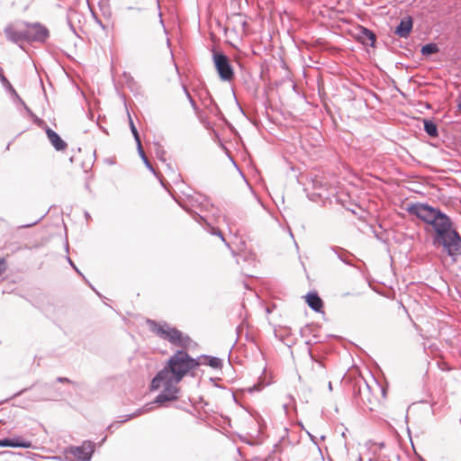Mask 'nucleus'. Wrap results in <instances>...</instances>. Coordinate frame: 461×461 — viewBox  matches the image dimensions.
Wrapping results in <instances>:
<instances>
[{"label":"nucleus","mask_w":461,"mask_h":461,"mask_svg":"<svg viewBox=\"0 0 461 461\" xmlns=\"http://www.w3.org/2000/svg\"><path fill=\"white\" fill-rule=\"evenodd\" d=\"M258 422V432H261L262 429H263V425L259 422Z\"/></svg>","instance_id":"obj_59"},{"label":"nucleus","mask_w":461,"mask_h":461,"mask_svg":"<svg viewBox=\"0 0 461 461\" xmlns=\"http://www.w3.org/2000/svg\"><path fill=\"white\" fill-rule=\"evenodd\" d=\"M186 375H190L186 350L177 349L166 360L163 368L153 376V384L158 385L165 376L180 383Z\"/></svg>","instance_id":"obj_2"},{"label":"nucleus","mask_w":461,"mask_h":461,"mask_svg":"<svg viewBox=\"0 0 461 461\" xmlns=\"http://www.w3.org/2000/svg\"><path fill=\"white\" fill-rule=\"evenodd\" d=\"M164 154H165V151H164V150H161V154H159V155L158 154V158H159L162 162H166V159L163 158Z\"/></svg>","instance_id":"obj_50"},{"label":"nucleus","mask_w":461,"mask_h":461,"mask_svg":"<svg viewBox=\"0 0 461 461\" xmlns=\"http://www.w3.org/2000/svg\"><path fill=\"white\" fill-rule=\"evenodd\" d=\"M374 237L381 242L387 244L392 238L395 242H401L403 239L405 232H373Z\"/></svg>","instance_id":"obj_18"},{"label":"nucleus","mask_w":461,"mask_h":461,"mask_svg":"<svg viewBox=\"0 0 461 461\" xmlns=\"http://www.w3.org/2000/svg\"><path fill=\"white\" fill-rule=\"evenodd\" d=\"M238 17L240 19V21L239 23H240L242 28L245 30L247 28V26H248L247 21L242 19L241 14H238Z\"/></svg>","instance_id":"obj_45"},{"label":"nucleus","mask_w":461,"mask_h":461,"mask_svg":"<svg viewBox=\"0 0 461 461\" xmlns=\"http://www.w3.org/2000/svg\"><path fill=\"white\" fill-rule=\"evenodd\" d=\"M7 269V263L5 258H0V275L4 274Z\"/></svg>","instance_id":"obj_37"},{"label":"nucleus","mask_w":461,"mask_h":461,"mask_svg":"<svg viewBox=\"0 0 461 461\" xmlns=\"http://www.w3.org/2000/svg\"><path fill=\"white\" fill-rule=\"evenodd\" d=\"M61 461H76L73 457L69 456V454H66L64 452L63 456L59 457Z\"/></svg>","instance_id":"obj_41"},{"label":"nucleus","mask_w":461,"mask_h":461,"mask_svg":"<svg viewBox=\"0 0 461 461\" xmlns=\"http://www.w3.org/2000/svg\"><path fill=\"white\" fill-rule=\"evenodd\" d=\"M350 294L348 292L342 294L343 297L349 295Z\"/></svg>","instance_id":"obj_64"},{"label":"nucleus","mask_w":461,"mask_h":461,"mask_svg":"<svg viewBox=\"0 0 461 461\" xmlns=\"http://www.w3.org/2000/svg\"><path fill=\"white\" fill-rule=\"evenodd\" d=\"M202 357L203 360V364L213 369H221L223 366V360L218 357L203 354Z\"/></svg>","instance_id":"obj_20"},{"label":"nucleus","mask_w":461,"mask_h":461,"mask_svg":"<svg viewBox=\"0 0 461 461\" xmlns=\"http://www.w3.org/2000/svg\"><path fill=\"white\" fill-rule=\"evenodd\" d=\"M457 109L461 113V102L457 104Z\"/></svg>","instance_id":"obj_61"},{"label":"nucleus","mask_w":461,"mask_h":461,"mask_svg":"<svg viewBox=\"0 0 461 461\" xmlns=\"http://www.w3.org/2000/svg\"><path fill=\"white\" fill-rule=\"evenodd\" d=\"M284 439V437L280 439L279 442L276 443L273 447V450L272 451H275V454L276 452H280L282 451V447H281V441Z\"/></svg>","instance_id":"obj_40"},{"label":"nucleus","mask_w":461,"mask_h":461,"mask_svg":"<svg viewBox=\"0 0 461 461\" xmlns=\"http://www.w3.org/2000/svg\"><path fill=\"white\" fill-rule=\"evenodd\" d=\"M305 344L308 346V354L312 361L318 363L321 366H323L321 361L318 360L317 357L313 354L312 349L311 348L312 342L311 340H307Z\"/></svg>","instance_id":"obj_33"},{"label":"nucleus","mask_w":461,"mask_h":461,"mask_svg":"<svg viewBox=\"0 0 461 461\" xmlns=\"http://www.w3.org/2000/svg\"><path fill=\"white\" fill-rule=\"evenodd\" d=\"M68 24H69L70 28L73 30V32H75V29H74V27H73V25L71 24L70 22H68Z\"/></svg>","instance_id":"obj_63"},{"label":"nucleus","mask_w":461,"mask_h":461,"mask_svg":"<svg viewBox=\"0 0 461 461\" xmlns=\"http://www.w3.org/2000/svg\"><path fill=\"white\" fill-rule=\"evenodd\" d=\"M283 408H284L285 411L287 413L288 404H287V403H285V404L283 405Z\"/></svg>","instance_id":"obj_57"},{"label":"nucleus","mask_w":461,"mask_h":461,"mask_svg":"<svg viewBox=\"0 0 461 461\" xmlns=\"http://www.w3.org/2000/svg\"><path fill=\"white\" fill-rule=\"evenodd\" d=\"M95 452V444L85 440L80 446L70 445L65 448V453L73 456L79 461H90Z\"/></svg>","instance_id":"obj_11"},{"label":"nucleus","mask_w":461,"mask_h":461,"mask_svg":"<svg viewBox=\"0 0 461 461\" xmlns=\"http://www.w3.org/2000/svg\"><path fill=\"white\" fill-rule=\"evenodd\" d=\"M230 391H231V397H232L233 402H234L236 404H238V405H240V406H242V405H241V403L239 402V399H238V397H237L236 393L232 391V389H230Z\"/></svg>","instance_id":"obj_44"},{"label":"nucleus","mask_w":461,"mask_h":461,"mask_svg":"<svg viewBox=\"0 0 461 461\" xmlns=\"http://www.w3.org/2000/svg\"><path fill=\"white\" fill-rule=\"evenodd\" d=\"M419 232H416V233H412L409 236V238L412 240H414L416 239V234H418Z\"/></svg>","instance_id":"obj_54"},{"label":"nucleus","mask_w":461,"mask_h":461,"mask_svg":"<svg viewBox=\"0 0 461 461\" xmlns=\"http://www.w3.org/2000/svg\"><path fill=\"white\" fill-rule=\"evenodd\" d=\"M35 222L36 221H33V222H31V223H26V224L19 226L18 228H29V227H32V225H34Z\"/></svg>","instance_id":"obj_49"},{"label":"nucleus","mask_w":461,"mask_h":461,"mask_svg":"<svg viewBox=\"0 0 461 461\" xmlns=\"http://www.w3.org/2000/svg\"><path fill=\"white\" fill-rule=\"evenodd\" d=\"M97 23L102 27V29H104V30L105 29V26L103 24V23L100 20H97Z\"/></svg>","instance_id":"obj_58"},{"label":"nucleus","mask_w":461,"mask_h":461,"mask_svg":"<svg viewBox=\"0 0 461 461\" xmlns=\"http://www.w3.org/2000/svg\"><path fill=\"white\" fill-rule=\"evenodd\" d=\"M6 39L14 43L19 44L22 41L27 42L26 28L17 31L13 24H8L4 30Z\"/></svg>","instance_id":"obj_16"},{"label":"nucleus","mask_w":461,"mask_h":461,"mask_svg":"<svg viewBox=\"0 0 461 461\" xmlns=\"http://www.w3.org/2000/svg\"><path fill=\"white\" fill-rule=\"evenodd\" d=\"M129 121H130L131 131V133H132V135L134 137L136 144L139 145V143H141L139 131H138L136 126L134 125V122H133V121H132V119L131 118L130 115H129Z\"/></svg>","instance_id":"obj_31"},{"label":"nucleus","mask_w":461,"mask_h":461,"mask_svg":"<svg viewBox=\"0 0 461 461\" xmlns=\"http://www.w3.org/2000/svg\"><path fill=\"white\" fill-rule=\"evenodd\" d=\"M166 166H167V167L171 172H173V173H174V169H173V167H172L171 164L167 163V164H166Z\"/></svg>","instance_id":"obj_55"},{"label":"nucleus","mask_w":461,"mask_h":461,"mask_svg":"<svg viewBox=\"0 0 461 461\" xmlns=\"http://www.w3.org/2000/svg\"><path fill=\"white\" fill-rule=\"evenodd\" d=\"M413 28V20L410 15H406L400 20V23L394 29V33L400 38L407 39Z\"/></svg>","instance_id":"obj_15"},{"label":"nucleus","mask_w":461,"mask_h":461,"mask_svg":"<svg viewBox=\"0 0 461 461\" xmlns=\"http://www.w3.org/2000/svg\"><path fill=\"white\" fill-rule=\"evenodd\" d=\"M150 403H148L146 404L145 406L138 409L137 411H135L134 412L131 413V414H127L124 416V420H130L135 417H138L145 412H148L149 411L151 410V407H149Z\"/></svg>","instance_id":"obj_30"},{"label":"nucleus","mask_w":461,"mask_h":461,"mask_svg":"<svg viewBox=\"0 0 461 461\" xmlns=\"http://www.w3.org/2000/svg\"><path fill=\"white\" fill-rule=\"evenodd\" d=\"M217 380L218 378H214V377H211L210 378V382L212 383V384L217 387V388H220V389H225L224 386L222 385H220L218 383H217Z\"/></svg>","instance_id":"obj_42"},{"label":"nucleus","mask_w":461,"mask_h":461,"mask_svg":"<svg viewBox=\"0 0 461 461\" xmlns=\"http://www.w3.org/2000/svg\"><path fill=\"white\" fill-rule=\"evenodd\" d=\"M137 150H138V153L140 157V158L142 159L145 167L151 172L153 173L157 177H158V172L155 170V168L153 167L152 164L149 162V158H147L144 150H143V148H142V145L141 143H139V145H137Z\"/></svg>","instance_id":"obj_26"},{"label":"nucleus","mask_w":461,"mask_h":461,"mask_svg":"<svg viewBox=\"0 0 461 461\" xmlns=\"http://www.w3.org/2000/svg\"><path fill=\"white\" fill-rule=\"evenodd\" d=\"M86 218L88 219L90 217L89 213L87 212H85Z\"/></svg>","instance_id":"obj_62"},{"label":"nucleus","mask_w":461,"mask_h":461,"mask_svg":"<svg viewBox=\"0 0 461 461\" xmlns=\"http://www.w3.org/2000/svg\"><path fill=\"white\" fill-rule=\"evenodd\" d=\"M85 280V282L89 285V287H91V289L93 291L95 292L96 294H98L99 296H101V294L95 290V286H93V285L85 277L83 278Z\"/></svg>","instance_id":"obj_47"},{"label":"nucleus","mask_w":461,"mask_h":461,"mask_svg":"<svg viewBox=\"0 0 461 461\" xmlns=\"http://www.w3.org/2000/svg\"><path fill=\"white\" fill-rule=\"evenodd\" d=\"M41 312L52 321H61L67 314V307L59 303L49 302L48 303L40 307Z\"/></svg>","instance_id":"obj_12"},{"label":"nucleus","mask_w":461,"mask_h":461,"mask_svg":"<svg viewBox=\"0 0 461 461\" xmlns=\"http://www.w3.org/2000/svg\"><path fill=\"white\" fill-rule=\"evenodd\" d=\"M56 382L61 384H73L74 382L68 377L59 376L56 378Z\"/></svg>","instance_id":"obj_39"},{"label":"nucleus","mask_w":461,"mask_h":461,"mask_svg":"<svg viewBox=\"0 0 461 461\" xmlns=\"http://www.w3.org/2000/svg\"><path fill=\"white\" fill-rule=\"evenodd\" d=\"M312 326H313V324H306L305 328L308 329L310 330V332L312 334L313 338L317 339L314 342L315 344L325 343L327 341V339H330V338H336V339L339 338L338 336L333 335V334H327L325 336V338L322 339L321 336L317 332V330L312 329Z\"/></svg>","instance_id":"obj_27"},{"label":"nucleus","mask_w":461,"mask_h":461,"mask_svg":"<svg viewBox=\"0 0 461 461\" xmlns=\"http://www.w3.org/2000/svg\"><path fill=\"white\" fill-rule=\"evenodd\" d=\"M127 420H124V418L122 420H115L113 422H112L107 428H106V430L109 432V433H113L116 429H118L122 424H123L124 422H126Z\"/></svg>","instance_id":"obj_32"},{"label":"nucleus","mask_w":461,"mask_h":461,"mask_svg":"<svg viewBox=\"0 0 461 461\" xmlns=\"http://www.w3.org/2000/svg\"><path fill=\"white\" fill-rule=\"evenodd\" d=\"M68 232H65V249H66V251L68 252Z\"/></svg>","instance_id":"obj_48"},{"label":"nucleus","mask_w":461,"mask_h":461,"mask_svg":"<svg viewBox=\"0 0 461 461\" xmlns=\"http://www.w3.org/2000/svg\"><path fill=\"white\" fill-rule=\"evenodd\" d=\"M241 329H242V328H241V325H239V326L237 327V329H236V331H237V335H238V337L240 336V330H241Z\"/></svg>","instance_id":"obj_56"},{"label":"nucleus","mask_w":461,"mask_h":461,"mask_svg":"<svg viewBox=\"0 0 461 461\" xmlns=\"http://www.w3.org/2000/svg\"><path fill=\"white\" fill-rule=\"evenodd\" d=\"M85 280V282L89 285V287H91V289L93 291L95 292L96 294H98L99 296H101V294L95 290V286H93V285L85 277L83 278Z\"/></svg>","instance_id":"obj_46"},{"label":"nucleus","mask_w":461,"mask_h":461,"mask_svg":"<svg viewBox=\"0 0 461 461\" xmlns=\"http://www.w3.org/2000/svg\"><path fill=\"white\" fill-rule=\"evenodd\" d=\"M268 384H254L252 386H249L246 389H240V391L243 393L245 391H247L249 393L252 394L254 393L255 392H259L261 391L265 385H267Z\"/></svg>","instance_id":"obj_34"},{"label":"nucleus","mask_w":461,"mask_h":461,"mask_svg":"<svg viewBox=\"0 0 461 461\" xmlns=\"http://www.w3.org/2000/svg\"><path fill=\"white\" fill-rule=\"evenodd\" d=\"M330 249L337 254L338 258L341 262L348 266H352V262L348 258V257L351 256V254L348 250L337 246H331Z\"/></svg>","instance_id":"obj_24"},{"label":"nucleus","mask_w":461,"mask_h":461,"mask_svg":"<svg viewBox=\"0 0 461 461\" xmlns=\"http://www.w3.org/2000/svg\"><path fill=\"white\" fill-rule=\"evenodd\" d=\"M212 60L221 80L231 81L234 77V70L229 57L222 51H217L213 49Z\"/></svg>","instance_id":"obj_7"},{"label":"nucleus","mask_w":461,"mask_h":461,"mask_svg":"<svg viewBox=\"0 0 461 461\" xmlns=\"http://www.w3.org/2000/svg\"><path fill=\"white\" fill-rule=\"evenodd\" d=\"M360 32H361V36L363 38L364 41H369V45L374 47L375 46V41H376V35L375 33L371 31L370 29H367L366 27H363L361 26L360 28Z\"/></svg>","instance_id":"obj_28"},{"label":"nucleus","mask_w":461,"mask_h":461,"mask_svg":"<svg viewBox=\"0 0 461 461\" xmlns=\"http://www.w3.org/2000/svg\"><path fill=\"white\" fill-rule=\"evenodd\" d=\"M178 203L184 210L188 212L195 221H199V219L203 220V217L199 212L193 211L191 207H196L200 212H203L208 208L209 200L207 196L199 194L196 195H188L185 202H178Z\"/></svg>","instance_id":"obj_9"},{"label":"nucleus","mask_w":461,"mask_h":461,"mask_svg":"<svg viewBox=\"0 0 461 461\" xmlns=\"http://www.w3.org/2000/svg\"><path fill=\"white\" fill-rule=\"evenodd\" d=\"M407 212L420 219L425 223L432 226V230H455L452 229L451 219L439 209L432 207L428 203H409Z\"/></svg>","instance_id":"obj_1"},{"label":"nucleus","mask_w":461,"mask_h":461,"mask_svg":"<svg viewBox=\"0 0 461 461\" xmlns=\"http://www.w3.org/2000/svg\"><path fill=\"white\" fill-rule=\"evenodd\" d=\"M287 398H289L292 402H295V399L292 394H288Z\"/></svg>","instance_id":"obj_53"},{"label":"nucleus","mask_w":461,"mask_h":461,"mask_svg":"<svg viewBox=\"0 0 461 461\" xmlns=\"http://www.w3.org/2000/svg\"><path fill=\"white\" fill-rule=\"evenodd\" d=\"M438 51H439V48L438 47V45L436 43H433V42L427 43V44L423 45L420 50V53L426 57L436 54Z\"/></svg>","instance_id":"obj_29"},{"label":"nucleus","mask_w":461,"mask_h":461,"mask_svg":"<svg viewBox=\"0 0 461 461\" xmlns=\"http://www.w3.org/2000/svg\"><path fill=\"white\" fill-rule=\"evenodd\" d=\"M423 130L429 137L436 138L438 136V126L432 120H423Z\"/></svg>","instance_id":"obj_22"},{"label":"nucleus","mask_w":461,"mask_h":461,"mask_svg":"<svg viewBox=\"0 0 461 461\" xmlns=\"http://www.w3.org/2000/svg\"><path fill=\"white\" fill-rule=\"evenodd\" d=\"M306 433L309 436L311 441L317 447L318 450L321 454V447L318 445L317 438L314 435H312L311 432L307 431V430H306Z\"/></svg>","instance_id":"obj_38"},{"label":"nucleus","mask_w":461,"mask_h":461,"mask_svg":"<svg viewBox=\"0 0 461 461\" xmlns=\"http://www.w3.org/2000/svg\"><path fill=\"white\" fill-rule=\"evenodd\" d=\"M28 390L32 392L31 399L32 401H52L60 396V393L55 389V383L36 382L30 387L23 388L13 394L10 398L0 401V404L7 402L10 399L23 394Z\"/></svg>","instance_id":"obj_6"},{"label":"nucleus","mask_w":461,"mask_h":461,"mask_svg":"<svg viewBox=\"0 0 461 461\" xmlns=\"http://www.w3.org/2000/svg\"><path fill=\"white\" fill-rule=\"evenodd\" d=\"M328 388H329L330 391L332 390V383L331 382H329Z\"/></svg>","instance_id":"obj_60"},{"label":"nucleus","mask_w":461,"mask_h":461,"mask_svg":"<svg viewBox=\"0 0 461 461\" xmlns=\"http://www.w3.org/2000/svg\"><path fill=\"white\" fill-rule=\"evenodd\" d=\"M186 356H187V363H188L190 376L194 377V375H195L194 370H196L201 365H203V360L202 355L197 357H193L186 351Z\"/></svg>","instance_id":"obj_21"},{"label":"nucleus","mask_w":461,"mask_h":461,"mask_svg":"<svg viewBox=\"0 0 461 461\" xmlns=\"http://www.w3.org/2000/svg\"><path fill=\"white\" fill-rule=\"evenodd\" d=\"M179 382L173 381L171 378L165 376L158 385L153 384V378L149 384V391L155 392L163 386L162 391L155 397L154 403L161 406H167V402H175L179 399L180 387L177 386Z\"/></svg>","instance_id":"obj_5"},{"label":"nucleus","mask_w":461,"mask_h":461,"mask_svg":"<svg viewBox=\"0 0 461 461\" xmlns=\"http://www.w3.org/2000/svg\"><path fill=\"white\" fill-rule=\"evenodd\" d=\"M304 299L309 308H311L313 312L318 313L324 312V302L316 290L309 291L305 294Z\"/></svg>","instance_id":"obj_14"},{"label":"nucleus","mask_w":461,"mask_h":461,"mask_svg":"<svg viewBox=\"0 0 461 461\" xmlns=\"http://www.w3.org/2000/svg\"><path fill=\"white\" fill-rule=\"evenodd\" d=\"M0 81L3 85V86L12 95V96L14 97L15 99H17L21 104H23L24 105L25 109L27 110V112L32 115L33 114L32 112L26 106L25 103L21 99V97L19 96V95L17 94L15 89L13 87V86L11 85V83L8 81V79L5 77V76L4 74L0 75Z\"/></svg>","instance_id":"obj_19"},{"label":"nucleus","mask_w":461,"mask_h":461,"mask_svg":"<svg viewBox=\"0 0 461 461\" xmlns=\"http://www.w3.org/2000/svg\"><path fill=\"white\" fill-rule=\"evenodd\" d=\"M146 322L151 332L160 339L167 340L170 344L181 348L180 349L186 350L193 341L187 334H185L175 326H170L167 321L147 319Z\"/></svg>","instance_id":"obj_3"},{"label":"nucleus","mask_w":461,"mask_h":461,"mask_svg":"<svg viewBox=\"0 0 461 461\" xmlns=\"http://www.w3.org/2000/svg\"><path fill=\"white\" fill-rule=\"evenodd\" d=\"M183 89H184V91H185V95H186V97L188 98L189 103H190V104L192 105V107H193L194 110H195V109H197V105H196L195 101L193 99V97L191 96L190 93L188 92V90L186 89V87H185V86H183Z\"/></svg>","instance_id":"obj_35"},{"label":"nucleus","mask_w":461,"mask_h":461,"mask_svg":"<svg viewBox=\"0 0 461 461\" xmlns=\"http://www.w3.org/2000/svg\"><path fill=\"white\" fill-rule=\"evenodd\" d=\"M26 28L27 42L28 43H45L50 38L49 29L39 22L29 23L23 22Z\"/></svg>","instance_id":"obj_8"},{"label":"nucleus","mask_w":461,"mask_h":461,"mask_svg":"<svg viewBox=\"0 0 461 461\" xmlns=\"http://www.w3.org/2000/svg\"><path fill=\"white\" fill-rule=\"evenodd\" d=\"M288 233H289L290 238L294 240V244H295L296 248H298V245H297V243H296V241H295V240H294V232H293V231H290V232H288Z\"/></svg>","instance_id":"obj_52"},{"label":"nucleus","mask_w":461,"mask_h":461,"mask_svg":"<svg viewBox=\"0 0 461 461\" xmlns=\"http://www.w3.org/2000/svg\"><path fill=\"white\" fill-rule=\"evenodd\" d=\"M276 460V455L275 451H271L269 455L265 458L264 461H275Z\"/></svg>","instance_id":"obj_43"},{"label":"nucleus","mask_w":461,"mask_h":461,"mask_svg":"<svg viewBox=\"0 0 461 461\" xmlns=\"http://www.w3.org/2000/svg\"><path fill=\"white\" fill-rule=\"evenodd\" d=\"M32 447V442L31 440L25 439L22 436L0 438V447L31 448Z\"/></svg>","instance_id":"obj_13"},{"label":"nucleus","mask_w":461,"mask_h":461,"mask_svg":"<svg viewBox=\"0 0 461 461\" xmlns=\"http://www.w3.org/2000/svg\"><path fill=\"white\" fill-rule=\"evenodd\" d=\"M213 236L219 237L225 245L230 249L233 255L236 252H240L242 250H246L248 249L247 241L241 232H229L230 239H228L224 232H209Z\"/></svg>","instance_id":"obj_10"},{"label":"nucleus","mask_w":461,"mask_h":461,"mask_svg":"<svg viewBox=\"0 0 461 461\" xmlns=\"http://www.w3.org/2000/svg\"><path fill=\"white\" fill-rule=\"evenodd\" d=\"M199 402L203 404V406L208 405V402L204 401L203 397H199Z\"/></svg>","instance_id":"obj_51"},{"label":"nucleus","mask_w":461,"mask_h":461,"mask_svg":"<svg viewBox=\"0 0 461 461\" xmlns=\"http://www.w3.org/2000/svg\"><path fill=\"white\" fill-rule=\"evenodd\" d=\"M46 133L49 140L55 148L56 150L60 151L64 150L67 147V143L61 139V137L50 128L46 130Z\"/></svg>","instance_id":"obj_17"},{"label":"nucleus","mask_w":461,"mask_h":461,"mask_svg":"<svg viewBox=\"0 0 461 461\" xmlns=\"http://www.w3.org/2000/svg\"><path fill=\"white\" fill-rule=\"evenodd\" d=\"M67 260L68 262V264L71 266V267L82 277V278H85V276L82 274V272L77 268V267L75 265V263L73 262V260L68 257L67 256Z\"/></svg>","instance_id":"obj_36"},{"label":"nucleus","mask_w":461,"mask_h":461,"mask_svg":"<svg viewBox=\"0 0 461 461\" xmlns=\"http://www.w3.org/2000/svg\"><path fill=\"white\" fill-rule=\"evenodd\" d=\"M432 245L453 263L461 256V236L459 232H432Z\"/></svg>","instance_id":"obj_4"},{"label":"nucleus","mask_w":461,"mask_h":461,"mask_svg":"<svg viewBox=\"0 0 461 461\" xmlns=\"http://www.w3.org/2000/svg\"><path fill=\"white\" fill-rule=\"evenodd\" d=\"M330 249L337 254L338 258L341 262L348 266H352V262L348 258V257L351 256V254L348 250L337 246H331Z\"/></svg>","instance_id":"obj_25"},{"label":"nucleus","mask_w":461,"mask_h":461,"mask_svg":"<svg viewBox=\"0 0 461 461\" xmlns=\"http://www.w3.org/2000/svg\"><path fill=\"white\" fill-rule=\"evenodd\" d=\"M330 249L337 254L338 258L341 262L348 266H352V262L348 258V257L351 256V254L348 250L337 246H331Z\"/></svg>","instance_id":"obj_23"}]
</instances>
